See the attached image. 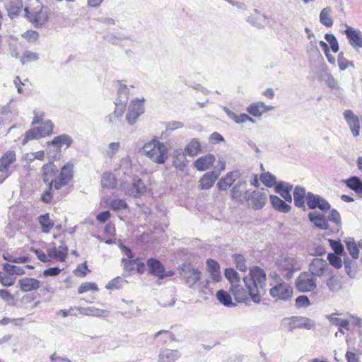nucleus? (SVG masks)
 Returning <instances> with one entry per match:
<instances>
[{
  "instance_id": "obj_49",
  "label": "nucleus",
  "mask_w": 362,
  "mask_h": 362,
  "mask_svg": "<svg viewBox=\"0 0 362 362\" xmlns=\"http://www.w3.org/2000/svg\"><path fill=\"white\" fill-rule=\"evenodd\" d=\"M122 262L126 267L135 264L136 266V271L138 273L142 274L146 270V266L144 262H141L139 258H136L133 260L122 259Z\"/></svg>"
},
{
  "instance_id": "obj_41",
  "label": "nucleus",
  "mask_w": 362,
  "mask_h": 362,
  "mask_svg": "<svg viewBox=\"0 0 362 362\" xmlns=\"http://www.w3.org/2000/svg\"><path fill=\"white\" fill-rule=\"evenodd\" d=\"M344 183L348 188L354 190L357 194H362V181L359 177H351L344 180Z\"/></svg>"
},
{
  "instance_id": "obj_63",
  "label": "nucleus",
  "mask_w": 362,
  "mask_h": 362,
  "mask_svg": "<svg viewBox=\"0 0 362 362\" xmlns=\"http://www.w3.org/2000/svg\"><path fill=\"white\" fill-rule=\"evenodd\" d=\"M327 259L329 260L330 264L337 269L341 268L342 266L341 259L336 254H329L327 256Z\"/></svg>"
},
{
  "instance_id": "obj_15",
  "label": "nucleus",
  "mask_w": 362,
  "mask_h": 362,
  "mask_svg": "<svg viewBox=\"0 0 362 362\" xmlns=\"http://www.w3.org/2000/svg\"><path fill=\"white\" fill-rule=\"evenodd\" d=\"M344 33L349 40L350 45L357 52L361 47L362 33L359 29L352 28L348 25H345Z\"/></svg>"
},
{
  "instance_id": "obj_17",
  "label": "nucleus",
  "mask_w": 362,
  "mask_h": 362,
  "mask_svg": "<svg viewBox=\"0 0 362 362\" xmlns=\"http://www.w3.org/2000/svg\"><path fill=\"white\" fill-rule=\"evenodd\" d=\"M73 139L68 134H61L54 137V139L48 141L47 144L48 146H51L54 151L57 153H60L62 148H68L71 146Z\"/></svg>"
},
{
  "instance_id": "obj_35",
  "label": "nucleus",
  "mask_w": 362,
  "mask_h": 362,
  "mask_svg": "<svg viewBox=\"0 0 362 362\" xmlns=\"http://www.w3.org/2000/svg\"><path fill=\"white\" fill-rule=\"evenodd\" d=\"M326 285L331 292H338L342 289L341 278L337 275H332L326 280Z\"/></svg>"
},
{
  "instance_id": "obj_32",
  "label": "nucleus",
  "mask_w": 362,
  "mask_h": 362,
  "mask_svg": "<svg viewBox=\"0 0 362 362\" xmlns=\"http://www.w3.org/2000/svg\"><path fill=\"white\" fill-rule=\"evenodd\" d=\"M270 202L274 209L281 213L286 214L291 211V206L276 195H270Z\"/></svg>"
},
{
  "instance_id": "obj_10",
  "label": "nucleus",
  "mask_w": 362,
  "mask_h": 362,
  "mask_svg": "<svg viewBox=\"0 0 362 362\" xmlns=\"http://www.w3.org/2000/svg\"><path fill=\"white\" fill-rule=\"evenodd\" d=\"M296 287L300 292H310L317 287L316 279L311 273L302 272L296 280Z\"/></svg>"
},
{
  "instance_id": "obj_48",
  "label": "nucleus",
  "mask_w": 362,
  "mask_h": 362,
  "mask_svg": "<svg viewBox=\"0 0 362 362\" xmlns=\"http://www.w3.org/2000/svg\"><path fill=\"white\" fill-rule=\"evenodd\" d=\"M329 321L332 325L339 327V332L344 334L343 329L349 330V322L346 319L339 318L337 315H332L329 317Z\"/></svg>"
},
{
  "instance_id": "obj_21",
  "label": "nucleus",
  "mask_w": 362,
  "mask_h": 362,
  "mask_svg": "<svg viewBox=\"0 0 362 362\" xmlns=\"http://www.w3.org/2000/svg\"><path fill=\"white\" fill-rule=\"evenodd\" d=\"M216 161V157L211 153L197 158L193 163L194 167L199 171H206L210 169Z\"/></svg>"
},
{
  "instance_id": "obj_6",
  "label": "nucleus",
  "mask_w": 362,
  "mask_h": 362,
  "mask_svg": "<svg viewBox=\"0 0 362 362\" xmlns=\"http://www.w3.org/2000/svg\"><path fill=\"white\" fill-rule=\"evenodd\" d=\"M273 284H275L269 291L271 296L276 300H287L291 298L293 288L286 282L283 281L276 273L271 274Z\"/></svg>"
},
{
  "instance_id": "obj_59",
  "label": "nucleus",
  "mask_w": 362,
  "mask_h": 362,
  "mask_svg": "<svg viewBox=\"0 0 362 362\" xmlns=\"http://www.w3.org/2000/svg\"><path fill=\"white\" fill-rule=\"evenodd\" d=\"M146 266L148 272L151 274L158 275V260L154 258H150L147 260Z\"/></svg>"
},
{
  "instance_id": "obj_47",
  "label": "nucleus",
  "mask_w": 362,
  "mask_h": 362,
  "mask_svg": "<svg viewBox=\"0 0 362 362\" xmlns=\"http://www.w3.org/2000/svg\"><path fill=\"white\" fill-rule=\"evenodd\" d=\"M332 9L329 7L323 8L320 14V23L326 27H331L333 25V21L330 16Z\"/></svg>"
},
{
  "instance_id": "obj_39",
  "label": "nucleus",
  "mask_w": 362,
  "mask_h": 362,
  "mask_svg": "<svg viewBox=\"0 0 362 362\" xmlns=\"http://www.w3.org/2000/svg\"><path fill=\"white\" fill-rule=\"evenodd\" d=\"M216 296L218 301L224 306L233 307L235 305L230 293L224 290L218 291Z\"/></svg>"
},
{
  "instance_id": "obj_61",
  "label": "nucleus",
  "mask_w": 362,
  "mask_h": 362,
  "mask_svg": "<svg viewBox=\"0 0 362 362\" xmlns=\"http://www.w3.org/2000/svg\"><path fill=\"white\" fill-rule=\"evenodd\" d=\"M233 258L237 268L241 272H245L247 270V266L244 257L240 254H235L233 255Z\"/></svg>"
},
{
  "instance_id": "obj_57",
  "label": "nucleus",
  "mask_w": 362,
  "mask_h": 362,
  "mask_svg": "<svg viewBox=\"0 0 362 362\" xmlns=\"http://www.w3.org/2000/svg\"><path fill=\"white\" fill-rule=\"evenodd\" d=\"M325 38L327 40V42L329 44L332 52L337 53L339 51V47L338 41L335 36L332 34L327 33L325 35Z\"/></svg>"
},
{
  "instance_id": "obj_12",
  "label": "nucleus",
  "mask_w": 362,
  "mask_h": 362,
  "mask_svg": "<svg viewBox=\"0 0 362 362\" xmlns=\"http://www.w3.org/2000/svg\"><path fill=\"white\" fill-rule=\"evenodd\" d=\"M245 197V202L248 203V206L255 210L262 209L267 202V194L263 189L254 190Z\"/></svg>"
},
{
  "instance_id": "obj_25",
  "label": "nucleus",
  "mask_w": 362,
  "mask_h": 362,
  "mask_svg": "<svg viewBox=\"0 0 362 362\" xmlns=\"http://www.w3.org/2000/svg\"><path fill=\"white\" fill-rule=\"evenodd\" d=\"M206 264L207 271L209 274V278L214 283L219 282L221 279V275L218 264L213 259H208Z\"/></svg>"
},
{
  "instance_id": "obj_9",
  "label": "nucleus",
  "mask_w": 362,
  "mask_h": 362,
  "mask_svg": "<svg viewBox=\"0 0 362 362\" xmlns=\"http://www.w3.org/2000/svg\"><path fill=\"white\" fill-rule=\"evenodd\" d=\"M54 124L50 120L40 123V127L28 130L23 138V143L33 139H38L51 135L53 132Z\"/></svg>"
},
{
  "instance_id": "obj_22",
  "label": "nucleus",
  "mask_w": 362,
  "mask_h": 362,
  "mask_svg": "<svg viewBox=\"0 0 362 362\" xmlns=\"http://www.w3.org/2000/svg\"><path fill=\"white\" fill-rule=\"evenodd\" d=\"M250 192L247 189V182L245 180L238 182L231 189V196L233 199L240 202L246 200V196H248Z\"/></svg>"
},
{
  "instance_id": "obj_46",
  "label": "nucleus",
  "mask_w": 362,
  "mask_h": 362,
  "mask_svg": "<svg viewBox=\"0 0 362 362\" xmlns=\"http://www.w3.org/2000/svg\"><path fill=\"white\" fill-rule=\"evenodd\" d=\"M345 243L346 245V249L352 258L357 259L359 255L358 248H360L358 244L357 245L352 238H346Z\"/></svg>"
},
{
  "instance_id": "obj_3",
  "label": "nucleus",
  "mask_w": 362,
  "mask_h": 362,
  "mask_svg": "<svg viewBox=\"0 0 362 362\" xmlns=\"http://www.w3.org/2000/svg\"><path fill=\"white\" fill-rule=\"evenodd\" d=\"M25 11L27 18L36 27L45 25L49 20V8L39 0H28Z\"/></svg>"
},
{
  "instance_id": "obj_26",
  "label": "nucleus",
  "mask_w": 362,
  "mask_h": 362,
  "mask_svg": "<svg viewBox=\"0 0 362 362\" xmlns=\"http://www.w3.org/2000/svg\"><path fill=\"white\" fill-rule=\"evenodd\" d=\"M307 193L305 189L300 185L295 187L293 191L294 204L296 207L305 209V200L306 199Z\"/></svg>"
},
{
  "instance_id": "obj_11",
  "label": "nucleus",
  "mask_w": 362,
  "mask_h": 362,
  "mask_svg": "<svg viewBox=\"0 0 362 362\" xmlns=\"http://www.w3.org/2000/svg\"><path fill=\"white\" fill-rule=\"evenodd\" d=\"M283 323L290 331L295 329H311L315 327V322L312 320L300 316L285 318Z\"/></svg>"
},
{
  "instance_id": "obj_58",
  "label": "nucleus",
  "mask_w": 362,
  "mask_h": 362,
  "mask_svg": "<svg viewBox=\"0 0 362 362\" xmlns=\"http://www.w3.org/2000/svg\"><path fill=\"white\" fill-rule=\"evenodd\" d=\"M90 272L86 262L81 263L74 270V274L78 277H85Z\"/></svg>"
},
{
  "instance_id": "obj_52",
  "label": "nucleus",
  "mask_w": 362,
  "mask_h": 362,
  "mask_svg": "<svg viewBox=\"0 0 362 362\" xmlns=\"http://www.w3.org/2000/svg\"><path fill=\"white\" fill-rule=\"evenodd\" d=\"M337 64L339 69L341 71H344L349 67H354V62L346 59L343 52L339 53L337 56Z\"/></svg>"
},
{
  "instance_id": "obj_42",
  "label": "nucleus",
  "mask_w": 362,
  "mask_h": 362,
  "mask_svg": "<svg viewBox=\"0 0 362 362\" xmlns=\"http://www.w3.org/2000/svg\"><path fill=\"white\" fill-rule=\"evenodd\" d=\"M182 123L177 121L163 123L161 124V127H160V128L164 129L162 130L161 136H167L170 134L173 131L182 128Z\"/></svg>"
},
{
  "instance_id": "obj_4",
  "label": "nucleus",
  "mask_w": 362,
  "mask_h": 362,
  "mask_svg": "<svg viewBox=\"0 0 362 362\" xmlns=\"http://www.w3.org/2000/svg\"><path fill=\"white\" fill-rule=\"evenodd\" d=\"M276 264L284 278L290 279L294 272L302 268L303 260L295 254H285L278 257Z\"/></svg>"
},
{
  "instance_id": "obj_64",
  "label": "nucleus",
  "mask_w": 362,
  "mask_h": 362,
  "mask_svg": "<svg viewBox=\"0 0 362 362\" xmlns=\"http://www.w3.org/2000/svg\"><path fill=\"white\" fill-rule=\"evenodd\" d=\"M329 242L331 247L334 251V254L341 255L343 252L344 247L340 242L334 240H329Z\"/></svg>"
},
{
  "instance_id": "obj_29",
  "label": "nucleus",
  "mask_w": 362,
  "mask_h": 362,
  "mask_svg": "<svg viewBox=\"0 0 362 362\" xmlns=\"http://www.w3.org/2000/svg\"><path fill=\"white\" fill-rule=\"evenodd\" d=\"M291 189L292 186L286 182H279L275 185V192L289 203L292 202Z\"/></svg>"
},
{
  "instance_id": "obj_33",
  "label": "nucleus",
  "mask_w": 362,
  "mask_h": 362,
  "mask_svg": "<svg viewBox=\"0 0 362 362\" xmlns=\"http://www.w3.org/2000/svg\"><path fill=\"white\" fill-rule=\"evenodd\" d=\"M202 151L200 141L197 139H192L185 146L183 151L187 156L195 157Z\"/></svg>"
},
{
  "instance_id": "obj_53",
  "label": "nucleus",
  "mask_w": 362,
  "mask_h": 362,
  "mask_svg": "<svg viewBox=\"0 0 362 362\" xmlns=\"http://www.w3.org/2000/svg\"><path fill=\"white\" fill-rule=\"evenodd\" d=\"M172 148L170 142L160 143V163H163L168 158V151Z\"/></svg>"
},
{
  "instance_id": "obj_38",
  "label": "nucleus",
  "mask_w": 362,
  "mask_h": 362,
  "mask_svg": "<svg viewBox=\"0 0 362 362\" xmlns=\"http://www.w3.org/2000/svg\"><path fill=\"white\" fill-rule=\"evenodd\" d=\"M117 184L115 176L110 172H105L103 174L101 185L105 189H114Z\"/></svg>"
},
{
  "instance_id": "obj_44",
  "label": "nucleus",
  "mask_w": 362,
  "mask_h": 362,
  "mask_svg": "<svg viewBox=\"0 0 362 362\" xmlns=\"http://www.w3.org/2000/svg\"><path fill=\"white\" fill-rule=\"evenodd\" d=\"M180 357L176 350L165 349L160 354V362H174Z\"/></svg>"
},
{
  "instance_id": "obj_51",
  "label": "nucleus",
  "mask_w": 362,
  "mask_h": 362,
  "mask_svg": "<svg viewBox=\"0 0 362 362\" xmlns=\"http://www.w3.org/2000/svg\"><path fill=\"white\" fill-rule=\"evenodd\" d=\"M19 59L22 64H25L38 60L39 56L38 54L35 52L30 50H25Z\"/></svg>"
},
{
  "instance_id": "obj_37",
  "label": "nucleus",
  "mask_w": 362,
  "mask_h": 362,
  "mask_svg": "<svg viewBox=\"0 0 362 362\" xmlns=\"http://www.w3.org/2000/svg\"><path fill=\"white\" fill-rule=\"evenodd\" d=\"M6 8L10 16H16L23 8L22 0H7Z\"/></svg>"
},
{
  "instance_id": "obj_40",
  "label": "nucleus",
  "mask_w": 362,
  "mask_h": 362,
  "mask_svg": "<svg viewBox=\"0 0 362 362\" xmlns=\"http://www.w3.org/2000/svg\"><path fill=\"white\" fill-rule=\"evenodd\" d=\"M38 221L42 228V231L45 233H49L51 229L54 227V222L50 218L48 213L40 216Z\"/></svg>"
},
{
  "instance_id": "obj_7",
  "label": "nucleus",
  "mask_w": 362,
  "mask_h": 362,
  "mask_svg": "<svg viewBox=\"0 0 362 362\" xmlns=\"http://www.w3.org/2000/svg\"><path fill=\"white\" fill-rule=\"evenodd\" d=\"M17 162V155L14 150H8L0 156V183H2L11 174V169Z\"/></svg>"
},
{
  "instance_id": "obj_43",
  "label": "nucleus",
  "mask_w": 362,
  "mask_h": 362,
  "mask_svg": "<svg viewBox=\"0 0 362 362\" xmlns=\"http://www.w3.org/2000/svg\"><path fill=\"white\" fill-rule=\"evenodd\" d=\"M77 310L79 311L81 314L95 316V317H103L106 314V310H102L100 308H94V307H88V308H83L78 307Z\"/></svg>"
},
{
  "instance_id": "obj_54",
  "label": "nucleus",
  "mask_w": 362,
  "mask_h": 362,
  "mask_svg": "<svg viewBox=\"0 0 362 362\" xmlns=\"http://www.w3.org/2000/svg\"><path fill=\"white\" fill-rule=\"evenodd\" d=\"M16 279V276L11 274L0 272V283L4 286H11L13 285Z\"/></svg>"
},
{
  "instance_id": "obj_18",
  "label": "nucleus",
  "mask_w": 362,
  "mask_h": 362,
  "mask_svg": "<svg viewBox=\"0 0 362 362\" xmlns=\"http://www.w3.org/2000/svg\"><path fill=\"white\" fill-rule=\"evenodd\" d=\"M343 116L347 122L353 136L355 137L358 136L359 135L361 128L358 117L350 110H345L343 113Z\"/></svg>"
},
{
  "instance_id": "obj_56",
  "label": "nucleus",
  "mask_w": 362,
  "mask_h": 362,
  "mask_svg": "<svg viewBox=\"0 0 362 362\" xmlns=\"http://www.w3.org/2000/svg\"><path fill=\"white\" fill-rule=\"evenodd\" d=\"M123 282V279L120 276H117L108 282L106 288L110 290L120 289L122 287Z\"/></svg>"
},
{
  "instance_id": "obj_27",
  "label": "nucleus",
  "mask_w": 362,
  "mask_h": 362,
  "mask_svg": "<svg viewBox=\"0 0 362 362\" xmlns=\"http://www.w3.org/2000/svg\"><path fill=\"white\" fill-rule=\"evenodd\" d=\"M218 177V174L215 172H209L205 173L199 180V187L202 189H210L216 182Z\"/></svg>"
},
{
  "instance_id": "obj_8",
  "label": "nucleus",
  "mask_w": 362,
  "mask_h": 362,
  "mask_svg": "<svg viewBox=\"0 0 362 362\" xmlns=\"http://www.w3.org/2000/svg\"><path fill=\"white\" fill-rule=\"evenodd\" d=\"M179 273L184 279L186 285L190 288H195L201 281V272L191 263H184L179 268Z\"/></svg>"
},
{
  "instance_id": "obj_60",
  "label": "nucleus",
  "mask_w": 362,
  "mask_h": 362,
  "mask_svg": "<svg viewBox=\"0 0 362 362\" xmlns=\"http://www.w3.org/2000/svg\"><path fill=\"white\" fill-rule=\"evenodd\" d=\"M22 37L26 40L28 42H35L39 38V33L33 30H28L21 35Z\"/></svg>"
},
{
  "instance_id": "obj_16",
  "label": "nucleus",
  "mask_w": 362,
  "mask_h": 362,
  "mask_svg": "<svg viewBox=\"0 0 362 362\" xmlns=\"http://www.w3.org/2000/svg\"><path fill=\"white\" fill-rule=\"evenodd\" d=\"M306 201L307 205L310 209L318 208L322 211H327L330 209V204L325 199L311 192L307 193Z\"/></svg>"
},
{
  "instance_id": "obj_36",
  "label": "nucleus",
  "mask_w": 362,
  "mask_h": 362,
  "mask_svg": "<svg viewBox=\"0 0 362 362\" xmlns=\"http://www.w3.org/2000/svg\"><path fill=\"white\" fill-rule=\"evenodd\" d=\"M99 291V288L96 283L92 281H85L80 284L77 288V293L82 295L84 293H97Z\"/></svg>"
},
{
  "instance_id": "obj_50",
  "label": "nucleus",
  "mask_w": 362,
  "mask_h": 362,
  "mask_svg": "<svg viewBox=\"0 0 362 362\" xmlns=\"http://www.w3.org/2000/svg\"><path fill=\"white\" fill-rule=\"evenodd\" d=\"M261 182L267 187H272L276 183V177L269 172L262 173L259 176Z\"/></svg>"
},
{
  "instance_id": "obj_31",
  "label": "nucleus",
  "mask_w": 362,
  "mask_h": 362,
  "mask_svg": "<svg viewBox=\"0 0 362 362\" xmlns=\"http://www.w3.org/2000/svg\"><path fill=\"white\" fill-rule=\"evenodd\" d=\"M308 218L310 222L313 223L315 227L321 230H326L328 228V222L323 215H320L316 212H310L308 214Z\"/></svg>"
},
{
  "instance_id": "obj_23",
  "label": "nucleus",
  "mask_w": 362,
  "mask_h": 362,
  "mask_svg": "<svg viewBox=\"0 0 362 362\" xmlns=\"http://www.w3.org/2000/svg\"><path fill=\"white\" fill-rule=\"evenodd\" d=\"M240 176V173L238 170H234L228 173L224 177H221L218 183L217 187L220 190L228 189L233 182L238 180Z\"/></svg>"
},
{
  "instance_id": "obj_30",
  "label": "nucleus",
  "mask_w": 362,
  "mask_h": 362,
  "mask_svg": "<svg viewBox=\"0 0 362 362\" xmlns=\"http://www.w3.org/2000/svg\"><path fill=\"white\" fill-rule=\"evenodd\" d=\"M20 288L23 291L29 292L40 288L39 280L33 278H24L19 281Z\"/></svg>"
},
{
  "instance_id": "obj_28",
  "label": "nucleus",
  "mask_w": 362,
  "mask_h": 362,
  "mask_svg": "<svg viewBox=\"0 0 362 362\" xmlns=\"http://www.w3.org/2000/svg\"><path fill=\"white\" fill-rule=\"evenodd\" d=\"M193 289L197 291L200 297L204 300L209 299L213 293V288L210 286L209 280L200 281Z\"/></svg>"
},
{
  "instance_id": "obj_34",
  "label": "nucleus",
  "mask_w": 362,
  "mask_h": 362,
  "mask_svg": "<svg viewBox=\"0 0 362 362\" xmlns=\"http://www.w3.org/2000/svg\"><path fill=\"white\" fill-rule=\"evenodd\" d=\"M146 190V187L141 180H136L129 188L127 194L134 197H141Z\"/></svg>"
},
{
  "instance_id": "obj_45",
  "label": "nucleus",
  "mask_w": 362,
  "mask_h": 362,
  "mask_svg": "<svg viewBox=\"0 0 362 362\" xmlns=\"http://www.w3.org/2000/svg\"><path fill=\"white\" fill-rule=\"evenodd\" d=\"M264 103L263 102H256L251 103L249 106L247 107V112L255 117H260L263 115V108Z\"/></svg>"
},
{
  "instance_id": "obj_2",
  "label": "nucleus",
  "mask_w": 362,
  "mask_h": 362,
  "mask_svg": "<svg viewBox=\"0 0 362 362\" xmlns=\"http://www.w3.org/2000/svg\"><path fill=\"white\" fill-rule=\"evenodd\" d=\"M244 286L240 283L233 284L230 291L238 302H243L250 296L255 303L261 300V291L266 285V274L258 267L252 268L247 276L243 279Z\"/></svg>"
},
{
  "instance_id": "obj_14",
  "label": "nucleus",
  "mask_w": 362,
  "mask_h": 362,
  "mask_svg": "<svg viewBox=\"0 0 362 362\" xmlns=\"http://www.w3.org/2000/svg\"><path fill=\"white\" fill-rule=\"evenodd\" d=\"M309 270L315 276L322 277L330 274L332 269L325 259L315 258L310 264Z\"/></svg>"
},
{
  "instance_id": "obj_55",
  "label": "nucleus",
  "mask_w": 362,
  "mask_h": 362,
  "mask_svg": "<svg viewBox=\"0 0 362 362\" xmlns=\"http://www.w3.org/2000/svg\"><path fill=\"white\" fill-rule=\"evenodd\" d=\"M226 278L230 282L231 285L234 283H240V277L233 269H227L225 272Z\"/></svg>"
},
{
  "instance_id": "obj_62",
  "label": "nucleus",
  "mask_w": 362,
  "mask_h": 362,
  "mask_svg": "<svg viewBox=\"0 0 362 362\" xmlns=\"http://www.w3.org/2000/svg\"><path fill=\"white\" fill-rule=\"evenodd\" d=\"M110 207L114 211H118L121 209H125L127 208V204L123 199H116L112 200L110 204Z\"/></svg>"
},
{
  "instance_id": "obj_5",
  "label": "nucleus",
  "mask_w": 362,
  "mask_h": 362,
  "mask_svg": "<svg viewBox=\"0 0 362 362\" xmlns=\"http://www.w3.org/2000/svg\"><path fill=\"white\" fill-rule=\"evenodd\" d=\"M31 251L42 262H50L52 259L64 262L66 261L69 253L68 247L64 243L59 247H53L45 250L44 248L37 247L32 248Z\"/></svg>"
},
{
  "instance_id": "obj_1",
  "label": "nucleus",
  "mask_w": 362,
  "mask_h": 362,
  "mask_svg": "<svg viewBox=\"0 0 362 362\" xmlns=\"http://www.w3.org/2000/svg\"><path fill=\"white\" fill-rule=\"evenodd\" d=\"M42 179L48 184V189L41 196L42 202L49 204L53 198L52 190L61 189L69 185L74 178V164L71 162L65 163L59 171L57 166L49 162L44 164L41 168Z\"/></svg>"
},
{
  "instance_id": "obj_20",
  "label": "nucleus",
  "mask_w": 362,
  "mask_h": 362,
  "mask_svg": "<svg viewBox=\"0 0 362 362\" xmlns=\"http://www.w3.org/2000/svg\"><path fill=\"white\" fill-rule=\"evenodd\" d=\"M187 156L182 149H175L173 154V165L177 170L183 171L189 163Z\"/></svg>"
},
{
  "instance_id": "obj_24",
  "label": "nucleus",
  "mask_w": 362,
  "mask_h": 362,
  "mask_svg": "<svg viewBox=\"0 0 362 362\" xmlns=\"http://www.w3.org/2000/svg\"><path fill=\"white\" fill-rule=\"evenodd\" d=\"M247 21L257 28H263L269 22V18L257 9L247 18Z\"/></svg>"
},
{
  "instance_id": "obj_13",
  "label": "nucleus",
  "mask_w": 362,
  "mask_h": 362,
  "mask_svg": "<svg viewBox=\"0 0 362 362\" xmlns=\"http://www.w3.org/2000/svg\"><path fill=\"white\" fill-rule=\"evenodd\" d=\"M144 100L135 99L132 100L127 109L126 119L129 124L136 122L137 118L144 112Z\"/></svg>"
},
{
  "instance_id": "obj_19",
  "label": "nucleus",
  "mask_w": 362,
  "mask_h": 362,
  "mask_svg": "<svg viewBox=\"0 0 362 362\" xmlns=\"http://www.w3.org/2000/svg\"><path fill=\"white\" fill-rule=\"evenodd\" d=\"M142 153L154 162H158V140L156 138L146 143L142 148Z\"/></svg>"
}]
</instances>
